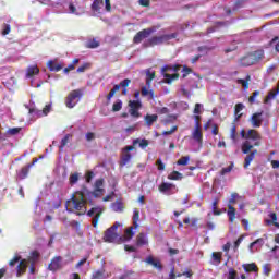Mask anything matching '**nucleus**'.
I'll use <instances>...</instances> for the list:
<instances>
[{"instance_id": "nucleus-56", "label": "nucleus", "mask_w": 279, "mask_h": 279, "mask_svg": "<svg viewBox=\"0 0 279 279\" xmlns=\"http://www.w3.org/2000/svg\"><path fill=\"white\" fill-rule=\"evenodd\" d=\"M158 171H165V165L162 163V159H158L156 161Z\"/></svg>"}, {"instance_id": "nucleus-47", "label": "nucleus", "mask_w": 279, "mask_h": 279, "mask_svg": "<svg viewBox=\"0 0 279 279\" xmlns=\"http://www.w3.org/2000/svg\"><path fill=\"white\" fill-rule=\"evenodd\" d=\"M93 178H95V172L87 171L85 173V182H87V184H90V182H93Z\"/></svg>"}, {"instance_id": "nucleus-39", "label": "nucleus", "mask_w": 279, "mask_h": 279, "mask_svg": "<svg viewBox=\"0 0 279 279\" xmlns=\"http://www.w3.org/2000/svg\"><path fill=\"white\" fill-rule=\"evenodd\" d=\"M101 5H104V0H94L92 3L93 12H99L101 10Z\"/></svg>"}, {"instance_id": "nucleus-3", "label": "nucleus", "mask_w": 279, "mask_h": 279, "mask_svg": "<svg viewBox=\"0 0 279 279\" xmlns=\"http://www.w3.org/2000/svg\"><path fill=\"white\" fill-rule=\"evenodd\" d=\"M265 58V50H255L248 52L239 59L240 66H254V64H258L260 60Z\"/></svg>"}, {"instance_id": "nucleus-49", "label": "nucleus", "mask_w": 279, "mask_h": 279, "mask_svg": "<svg viewBox=\"0 0 279 279\" xmlns=\"http://www.w3.org/2000/svg\"><path fill=\"white\" fill-rule=\"evenodd\" d=\"M182 73H183L182 77L184 78V77L191 75V73H193V69H191L186 65H183Z\"/></svg>"}, {"instance_id": "nucleus-43", "label": "nucleus", "mask_w": 279, "mask_h": 279, "mask_svg": "<svg viewBox=\"0 0 279 279\" xmlns=\"http://www.w3.org/2000/svg\"><path fill=\"white\" fill-rule=\"evenodd\" d=\"M97 47H99V41H97L96 39H92L86 43L87 49H97Z\"/></svg>"}, {"instance_id": "nucleus-13", "label": "nucleus", "mask_w": 279, "mask_h": 279, "mask_svg": "<svg viewBox=\"0 0 279 279\" xmlns=\"http://www.w3.org/2000/svg\"><path fill=\"white\" fill-rule=\"evenodd\" d=\"M62 256H54L48 265L49 271H52L53 274L60 271V269H62Z\"/></svg>"}, {"instance_id": "nucleus-2", "label": "nucleus", "mask_w": 279, "mask_h": 279, "mask_svg": "<svg viewBox=\"0 0 279 279\" xmlns=\"http://www.w3.org/2000/svg\"><path fill=\"white\" fill-rule=\"evenodd\" d=\"M86 195L90 196L92 192L86 185H82L81 191H75L71 199L66 202V209L70 213L74 211L78 217L86 215V205L88 204V201L85 199Z\"/></svg>"}, {"instance_id": "nucleus-57", "label": "nucleus", "mask_w": 279, "mask_h": 279, "mask_svg": "<svg viewBox=\"0 0 279 279\" xmlns=\"http://www.w3.org/2000/svg\"><path fill=\"white\" fill-rule=\"evenodd\" d=\"M194 120H195V128H202V123L199 121H202V117L201 116H194Z\"/></svg>"}, {"instance_id": "nucleus-45", "label": "nucleus", "mask_w": 279, "mask_h": 279, "mask_svg": "<svg viewBox=\"0 0 279 279\" xmlns=\"http://www.w3.org/2000/svg\"><path fill=\"white\" fill-rule=\"evenodd\" d=\"M21 128H12V129H9L7 131V134H9L10 136H16V134H20L21 133Z\"/></svg>"}, {"instance_id": "nucleus-26", "label": "nucleus", "mask_w": 279, "mask_h": 279, "mask_svg": "<svg viewBox=\"0 0 279 279\" xmlns=\"http://www.w3.org/2000/svg\"><path fill=\"white\" fill-rule=\"evenodd\" d=\"M159 38L161 40V45H165V43H169V40H173V38H178V33L159 35Z\"/></svg>"}, {"instance_id": "nucleus-37", "label": "nucleus", "mask_w": 279, "mask_h": 279, "mask_svg": "<svg viewBox=\"0 0 279 279\" xmlns=\"http://www.w3.org/2000/svg\"><path fill=\"white\" fill-rule=\"evenodd\" d=\"M183 178H184V174L175 170L172 171L170 174H168V180L180 181V180H183Z\"/></svg>"}, {"instance_id": "nucleus-5", "label": "nucleus", "mask_w": 279, "mask_h": 279, "mask_svg": "<svg viewBox=\"0 0 279 279\" xmlns=\"http://www.w3.org/2000/svg\"><path fill=\"white\" fill-rule=\"evenodd\" d=\"M82 97H84V89H73L70 92L65 98L66 108H75L77 101H80Z\"/></svg>"}, {"instance_id": "nucleus-58", "label": "nucleus", "mask_w": 279, "mask_h": 279, "mask_svg": "<svg viewBox=\"0 0 279 279\" xmlns=\"http://www.w3.org/2000/svg\"><path fill=\"white\" fill-rule=\"evenodd\" d=\"M105 10L107 12H112V4H110V0H105Z\"/></svg>"}, {"instance_id": "nucleus-53", "label": "nucleus", "mask_w": 279, "mask_h": 279, "mask_svg": "<svg viewBox=\"0 0 279 279\" xmlns=\"http://www.w3.org/2000/svg\"><path fill=\"white\" fill-rule=\"evenodd\" d=\"M233 165L231 163L230 166H228L227 168H222L221 171H220V174L221 175H226V173H230L233 169Z\"/></svg>"}, {"instance_id": "nucleus-22", "label": "nucleus", "mask_w": 279, "mask_h": 279, "mask_svg": "<svg viewBox=\"0 0 279 279\" xmlns=\"http://www.w3.org/2000/svg\"><path fill=\"white\" fill-rule=\"evenodd\" d=\"M144 121H145V125L147 128H151V125H154V123H156V121H158V114H149V113H147L144 117Z\"/></svg>"}, {"instance_id": "nucleus-59", "label": "nucleus", "mask_w": 279, "mask_h": 279, "mask_svg": "<svg viewBox=\"0 0 279 279\" xmlns=\"http://www.w3.org/2000/svg\"><path fill=\"white\" fill-rule=\"evenodd\" d=\"M69 10H70V14H77V8H75V5L73 4V2H71L69 4Z\"/></svg>"}, {"instance_id": "nucleus-24", "label": "nucleus", "mask_w": 279, "mask_h": 279, "mask_svg": "<svg viewBox=\"0 0 279 279\" xmlns=\"http://www.w3.org/2000/svg\"><path fill=\"white\" fill-rule=\"evenodd\" d=\"M146 263L155 267V269H158V271H162V263H160V259H155L154 257L149 256L146 259Z\"/></svg>"}, {"instance_id": "nucleus-11", "label": "nucleus", "mask_w": 279, "mask_h": 279, "mask_svg": "<svg viewBox=\"0 0 279 279\" xmlns=\"http://www.w3.org/2000/svg\"><path fill=\"white\" fill-rule=\"evenodd\" d=\"M158 189L160 193H163V195H173L178 193L175 184L169 182H162Z\"/></svg>"}, {"instance_id": "nucleus-31", "label": "nucleus", "mask_w": 279, "mask_h": 279, "mask_svg": "<svg viewBox=\"0 0 279 279\" xmlns=\"http://www.w3.org/2000/svg\"><path fill=\"white\" fill-rule=\"evenodd\" d=\"M71 138H73V134H65V136L61 140V144L59 146L60 151H64V147L65 145H69Z\"/></svg>"}, {"instance_id": "nucleus-34", "label": "nucleus", "mask_w": 279, "mask_h": 279, "mask_svg": "<svg viewBox=\"0 0 279 279\" xmlns=\"http://www.w3.org/2000/svg\"><path fill=\"white\" fill-rule=\"evenodd\" d=\"M251 81H252V76H250V74H247L245 78H239L236 82H238V84H241V86H243V88H245V90H247V88H250Z\"/></svg>"}, {"instance_id": "nucleus-63", "label": "nucleus", "mask_w": 279, "mask_h": 279, "mask_svg": "<svg viewBox=\"0 0 279 279\" xmlns=\"http://www.w3.org/2000/svg\"><path fill=\"white\" fill-rule=\"evenodd\" d=\"M211 134L214 136H217V134H219V125H217V124L213 125Z\"/></svg>"}, {"instance_id": "nucleus-55", "label": "nucleus", "mask_w": 279, "mask_h": 279, "mask_svg": "<svg viewBox=\"0 0 279 279\" xmlns=\"http://www.w3.org/2000/svg\"><path fill=\"white\" fill-rule=\"evenodd\" d=\"M11 29L12 28H11L10 24H4L3 29H2V36H8V34H10Z\"/></svg>"}, {"instance_id": "nucleus-19", "label": "nucleus", "mask_w": 279, "mask_h": 279, "mask_svg": "<svg viewBox=\"0 0 279 279\" xmlns=\"http://www.w3.org/2000/svg\"><path fill=\"white\" fill-rule=\"evenodd\" d=\"M157 45H162L160 36H153L148 38V40L143 44V47H156Z\"/></svg>"}, {"instance_id": "nucleus-16", "label": "nucleus", "mask_w": 279, "mask_h": 279, "mask_svg": "<svg viewBox=\"0 0 279 279\" xmlns=\"http://www.w3.org/2000/svg\"><path fill=\"white\" fill-rule=\"evenodd\" d=\"M51 112V105H46L43 110L36 108L29 109L31 114H36V117H47Z\"/></svg>"}, {"instance_id": "nucleus-46", "label": "nucleus", "mask_w": 279, "mask_h": 279, "mask_svg": "<svg viewBox=\"0 0 279 279\" xmlns=\"http://www.w3.org/2000/svg\"><path fill=\"white\" fill-rule=\"evenodd\" d=\"M269 217L271 220H266V223H274V226H276V223H278V215H276V213H270Z\"/></svg>"}, {"instance_id": "nucleus-23", "label": "nucleus", "mask_w": 279, "mask_h": 279, "mask_svg": "<svg viewBox=\"0 0 279 279\" xmlns=\"http://www.w3.org/2000/svg\"><path fill=\"white\" fill-rule=\"evenodd\" d=\"M134 226L129 227L124 230V234L122 235V241H132L134 239Z\"/></svg>"}, {"instance_id": "nucleus-33", "label": "nucleus", "mask_w": 279, "mask_h": 279, "mask_svg": "<svg viewBox=\"0 0 279 279\" xmlns=\"http://www.w3.org/2000/svg\"><path fill=\"white\" fill-rule=\"evenodd\" d=\"M136 145H140L142 149H145L149 147V141H147L146 138H143V140L136 138L133 141V146H136Z\"/></svg>"}, {"instance_id": "nucleus-8", "label": "nucleus", "mask_w": 279, "mask_h": 279, "mask_svg": "<svg viewBox=\"0 0 279 279\" xmlns=\"http://www.w3.org/2000/svg\"><path fill=\"white\" fill-rule=\"evenodd\" d=\"M236 197H239V194L232 193L231 198L229 199V204H228L227 215H228L229 221L231 223H234V219H236V208H234V206H232V204H236Z\"/></svg>"}, {"instance_id": "nucleus-60", "label": "nucleus", "mask_w": 279, "mask_h": 279, "mask_svg": "<svg viewBox=\"0 0 279 279\" xmlns=\"http://www.w3.org/2000/svg\"><path fill=\"white\" fill-rule=\"evenodd\" d=\"M194 114H202V105L201 104L195 105Z\"/></svg>"}, {"instance_id": "nucleus-51", "label": "nucleus", "mask_w": 279, "mask_h": 279, "mask_svg": "<svg viewBox=\"0 0 279 279\" xmlns=\"http://www.w3.org/2000/svg\"><path fill=\"white\" fill-rule=\"evenodd\" d=\"M228 279H239L236 270H234V268L229 269Z\"/></svg>"}, {"instance_id": "nucleus-29", "label": "nucleus", "mask_w": 279, "mask_h": 279, "mask_svg": "<svg viewBox=\"0 0 279 279\" xmlns=\"http://www.w3.org/2000/svg\"><path fill=\"white\" fill-rule=\"evenodd\" d=\"M111 208L113 213H123L125 206H123V202L116 201L114 203H112Z\"/></svg>"}, {"instance_id": "nucleus-48", "label": "nucleus", "mask_w": 279, "mask_h": 279, "mask_svg": "<svg viewBox=\"0 0 279 279\" xmlns=\"http://www.w3.org/2000/svg\"><path fill=\"white\" fill-rule=\"evenodd\" d=\"M93 279H104V271L102 270H96L92 275Z\"/></svg>"}, {"instance_id": "nucleus-6", "label": "nucleus", "mask_w": 279, "mask_h": 279, "mask_svg": "<svg viewBox=\"0 0 279 279\" xmlns=\"http://www.w3.org/2000/svg\"><path fill=\"white\" fill-rule=\"evenodd\" d=\"M121 227L120 222H114L109 229H107L104 233L105 243H114L117 239H119V234L117 230Z\"/></svg>"}, {"instance_id": "nucleus-44", "label": "nucleus", "mask_w": 279, "mask_h": 279, "mask_svg": "<svg viewBox=\"0 0 279 279\" xmlns=\"http://www.w3.org/2000/svg\"><path fill=\"white\" fill-rule=\"evenodd\" d=\"M122 108H123V101L117 100V101L112 105V112H119V111H121Z\"/></svg>"}, {"instance_id": "nucleus-35", "label": "nucleus", "mask_w": 279, "mask_h": 279, "mask_svg": "<svg viewBox=\"0 0 279 279\" xmlns=\"http://www.w3.org/2000/svg\"><path fill=\"white\" fill-rule=\"evenodd\" d=\"M47 66H48L49 71H53L54 73H58L59 71H62V65L58 64L53 61H49L47 63Z\"/></svg>"}, {"instance_id": "nucleus-21", "label": "nucleus", "mask_w": 279, "mask_h": 279, "mask_svg": "<svg viewBox=\"0 0 279 279\" xmlns=\"http://www.w3.org/2000/svg\"><path fill=\"white\" fill-rule=\"evenodd\" d=\"M40 73V69H38V65H29L26 69V78L29 80L34 77V75H38Z\"/></svg>"}, {"instance_id": "nucleus-42", "label": "nucleus", "mask_w": 279, "mask_h": 279, "mask_svg": "<svg viewBox=\"0 0 279 279\" xmlns=\"http://www.w3.org/2000/svg\"><path fill=\"white\" fill-rule=\"evenodd\" d=\"M231 141H236V122H232L231 131H230Z\"/></svg>"}, {"instance_id": "nucleus-61", "label": "nucleus", "mask_w": 279, "mask_h": 279, "mask_svg": "<svg viewBox=\"0 0 279 279\" xmlns=\"http://www.w3.org/2000/svg\"><path fill=\"white\" fill-rule=\"evenodd\" d=\"M168 254L170 256H175L177 254H180V250H178V248H169L168 250Z\"/></svg>"}, {"instance_id": "nucleus-32", "label": "nucleus", "mask_w": 279, "mask_h": 279, "mask_svg": "<svg viewBox=\"0 0 279 279\" xmlns=\"http://www.w3.org/2000/svg\"><path fill=\"white\" fill-rule=\"evenodd\" d=\"M156 78V72L151 71V70H147L146 71V86H151V82H154V80Z\"/></svg>"}, {"instance_id": "nucleus-52", "label": "nucleus", "mask_w": 279, "mask_h": 279, "mask_svg": "<svg viewBox=\"0 0 279 279\" xmlns=\"http://www.w3.org/2000/svg\"><path fill=\"white\" fill-rule=\"evenodd\" d=\"M21 256L16 255L9 262V266L14 267V265H16V263H21Z\"/></svg>"}, {"instance_id": "nucleus-10", "label": "nucleus", "mask_w": 279, "mask_h": 279, "mask_svg": "<svg viewBox=\"0 0 279 279\" xmlns=\"http://www.w3.org/2000/svg\"><path fill=\"white\" fill-rule=\"evenodd\" d=\"M129 107V113L131 114V117H134L135 119L141 118V112L138 111L143 108V104L141 102V100H130Z\"/></svg>"}, {"instance_id": "nucleus-1", "label": "nucleus", "mask_w": 279, "mask_h": 279, "mask_svg": "<svg viewBox=\"0 0 279 279\" xmlns=\"http://www.w3.org/2000/svg\"><path fill=\"white\" fill-rule=\"evenodd\" d=\"M260 133L258 131L251 129L247 131L245 136V142L242 144V154H247L244 158V169H247L252 161L258 156V150L254 149V147H260Z\"/></svg>"}, {"instance_id": "nucleus-15", "label": "nucleus", "mask_w": 279, "mask_h": 279, "mask_svg": "<svg viewBox=\"0 0 279 279\" xmlns=\"http://www.w3.org/2000/svg\"><path fill=\"white\" fill-rule=\"evenodd\" d=\"M101 186H104V179L96 180L94 191L90 195H93V197H101L105 193V190Z\"/></svg>"}, {"instance_id": "nucleus-62", "label": "nucleus", "mask_w": 279, "mask_h": 279, "mask_svg": "<svg viewBox=\"0 0 279 279\" xmlns=\"http://www.w3.org/2000/svg\"><path fill=\"white\" fill-rule=\"evenodd\" d=\"M141 95H142V97H147V96H149V89H147V87H142V89H141Z\"/></svg>"}, {"instance_id": "nucleus-20", "label": "nucleus", "mask_w": 279, "mask_h": 279, "mask_svg": "<svg viewBox=\"0 0 279 279\" xmlns=\"http://www.w3.org/2000/svg\"><path fill=\"white\" fill-rule=\"evenodd\" d=\"M27 271V259L20 260V264L16 267V276L21 278L23 274Z\"/></svg>"}, {"instance_id": "nucleus-30", "label": "nucleus", "mask_w": 279, "mask_h": 279, "mask_svg": "<svg viewBox=\"0 0 279 279\" xmlns=\"http://www.w3.org/2000/svg\"><path fill=\"white\" fill-rule=\"evenodd\" d=\"M244 271H246V274H250L252 271H254L255 274H258V266H256L254 263L251 264H244L242 265Z\"/></svg>"}, {"instance_id": "nucleus-7", "label": "nucleus", "mask_w": 279, "mask_h": 279, "mask_svg": "<svg viewBox=\"0 0 279 279\" xmlns=\"http://www.w3.org/2000/svg\"><path fill=\"white\" fill-rule=\"evenodd\" d=\"M151 34H156V26L144 28L137 32L133 37V45H141V43L145 40V38H149Z\"/></svg>"}, {"instance_id": "nucleus-36", "label": "nucleus", "mask_w": 279, "mask_h": 279, "mask_svg": "<svg viewBox=\"0 0 279 279\" xmlns=\"http://www.w3.org/2000/svg\"><path fill=\"white\" fill-rule=\"evenodd\" d=\"M138 221H141V211L135 208L133 210V228H138Z\"/></svg>"}, {"instance_id": "nucleus-64", "label": "nucleus", "mask_w": 279, "mask_h": 279, "mask_svg": "<svg viewBox=\"0 0 279 279\" xmlns=\"http://www.w3.org/2000/svg\"><path fill=\"white\" fill-rule=\"evenodd\" d=\"M95 138V133L88 132L86 133V141H94Z\"/></svg>"}, {"instance_id": "nucleus-9", "label": "nucleus", "mask_w": 279, "mask_h": 279, "mask_svg": "<svg viewBox=\"0 0 279 279\" xmlns=\"http://www.w3.org/2000/svg\"><path fill=\"white\" fill-rule=\"evenodd\" d=\"M101 215H104V208L99 206L93 207L90 210L87 211V217L94 216V218L92 219V225L94 226V228H97L99 219H101Z\"/></svg>"}, {"instance_id": "nucleus-28", "label": "nucleus", "mask_w": 279, "mask_h": 279, "mask_svg": "<svg viewBox=\"0 0 279 279\" xmlns=\"http://www.w3.org/2000/svg\"><path fill=\"white\" fill-rule=\"evenodd\" d=\"M243 108H245V106H243V104L239 102L235 105V108H234V123H236L239 121V119H241V117H243V113H240L241 110H243Z\"/></svg>"}, {"instance_id": "nucleus-38", "label": "nucleus", "mask_w": 279, "mask_h": 279, "mask_svg": "<svg viewBox=\"0 0 279 279\" xmlns=\"http://www.w3.org/2000/svg\"><path fill=\"white\" fill-rule=\"evenodd\" d=\"M77 182H80V174L77 172L70 174V178H69L70 186H75Z\"/></svg>"}, {"instance_id": "nucleus-54", "label": "nucleus", "mask_w": 279, "mask_h": 279, "mask_svg": "<svg viewBox=\"0 0 279 279\" xmlns=\"http://www.w3.org/2000/svg\"><path fill=\"white\" fill-rule=\"evenodd\" d=\"M258 95H260V92L255 90V92L252 94V96H250V98H248L250 104H254V102L256 101V97H258Z\"/></svg>"}, {"instance_id": "nucleus-50", "label": "nucleus", "mask_w": 279, "mask_h": 279, "mask_svg": "<svg viewBox=\"0 0 279 279\" xmlns=\"http://www.w3.org/2000/svg\"><path fill=\"white\" fill-rule=\"evenodd\" d=\"M88 69H90V63H84L76 70V72L84 73L85 71H88Z\"/></svg>"}, {"instance_id": "nucleus-18", "label": "nucleus", "mask_w": 279, "mask_h": 279, "mask_svg": "<svg viewBox=\"0 0 279 279\" xmlns=\"http://www.w3.org/2000/svg\"><path fill=\"white\" fill-rule=\"evenodd\" d=\"M263 112H256L253 113V116L251 117V124L254 128H260V125H263Z\"/></svg>"}, {"instance_id": "nucleus-40", "label": "nucleus", "mask_w": 279, "mask_h": 279, "mask_svg": "<svg viewBox=\"0 0 279 279\" xmlns=\"http://www.w3.org/2000/svg\"><path fill=\"white\" fill-rule=\"evenodd\" d=\"M189 160H191L190 156H183L177 161V165L179 167H186V165H189Z\"/></svg>"}, {"instance_id": "nucleus-14", "label": "nucleus", "mask_w": 279, "mask_h": 279, "mask_svg": "<svg viewBox=\"0 0 279 279\" xmlns=\"http://www.w3.org/2000/svg\"><path fill=\"white\" fill-rule=\"evenodd\" d=\"M36 162H38V158H34L33 161L26 166H24L17 173L20 180H25L27 175H29V169L33 168Z\"/></svg>"}, {"instance_id": "nucleus-27", "label": "nucleus", "mask_w": 279, "mask_h": 279, "mask_svg": "<svg viewBox=\"0 0 279 279\" xmlns=\"http://www.w3.org/2000/svg\"><path fill=\"white\" fill-rule=\"evenodd\" d=\"M148 240H147V235H145V233H140L136 236V245L137 247H143V245H147Z\"/></svg>"}, {"instance_id": "nucleus-17", "label": "nucleus", "mask_w": 279, "mask_h": 279, "mask_svg": "<svg viewBox=\"0 0 279 279\" xmlns=\"http://www.w3.org/2000/svg\"><path fill=\"white\" fill-rule=\"evenodd\" d=\"M192 137L194 138V141H196V143H198V145L202 146L204 144V134L202 133V126H197L194 129Z\"/></svg>"}, {"instance_id": "nucleus-12", "label": "nucleus", "mask_w": 279, "mask_h": 279, "mask_svg": "<svg viewBox=\"0 0 279 279\" xmlns=\"http://www.w3.org/2000/svg\"><path fill=\"white\" fill-rule=\"evenodd\" d=\"M134 146H126L122 150V156L120 160V167H125L130 160H132V154L130 151H133Z\"/></svg>"}, {"instance_id": "nucleus-25", "label": "nucleus", "mask_w": 279, "mask_h": 279, "mask_svg": "<svg viewBox=\"0 0 279 279\" xmlns=\"http://www.w3.org/2000/svg\"><path fill=\"white\" fill-rule=\"evenodd\" d=\"M163 77H165V84H172L173 82H175V80H180V74L163 73Z\"/></svg>"}, {"instance_id": "nucleus-41", "label": "nucleus", "mask_w": 279, "mask_h": 279, "mask_svg": "<svg viewBox=\"0 0 279 279\" xmlns=\"http://www.w3.org/2000/svg\"><path fill=\"white\" fill-rule=\"evenodd\" d=\"M213 259L215 260V263H217V265H221V258L223 256V254L221 252H214L211 254Z\"/></svg>"}, {"instance_id": "nucleus-4", "label": "nucleus", "mask_w": 279, "mask_h": 279, "mask_svg": "<svg viewBox=\"0 0 279 279\" xmlns=\"http://www.w3.org/2000/svg\"><path fill=\"white\" fill-rule=\"evenodd\" d=\"M130 84H132V80L124 78L120 82V84L114 85L113 88L107 95V101H110V99H112L114 95L119 93V90H121V88L123 97H128V86H130Z\"/></svg>"}]
</instances>
